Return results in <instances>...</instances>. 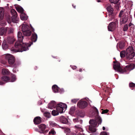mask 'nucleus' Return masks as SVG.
<instances>
[{"label":"nucleus","mask_w":135,"mask_h":135,"mask_svg":"<svg viewBox=\"0 0 135 135\" xmlns=\"http://www.w3.org/2000/svg\"><path fill=\"white\" fill-rule=\"evenodd\" d=\"M78 120V119H73V121L75 123L77 122Z\"/></svg>","instance_id":"51"},{"label":"nucleus","mask_w":135,"mask_h":135,"mask_svg":"<svg viewBox=\"0 0 135 135\" xmlns=\"http://www.w3.org/2000/svg\"><path fill=\"white\" fill-rule=\"evenodd\" d=\"M8 28L2 27L0 28V36H3L5 34L7 31Z\"/></svg>","instance_id":"14"},{"label":"nucleus","mask_w":135,"mask_h":135,"mask_svg":"<svg viewBox=\"0 0 135 135\" xmlns=\"http://www.w3.org/2000/svg\"><path fill=\"white\" fill-rule=\"evenodd\" d=\"M82 122H83V121L82 120H81L80 122V123H81V124H82Z\"/></svg>","instance_id":"57"},{"label":"nucleus","mask_w":135,"mask_h":135,"mask_svg":"<svg viewBox=\"0 0 135 135\" xmlns=\"http://www.w3.org/2000/svg\"><path fill=\"white\" fill-rule=\"evenodd\" d=\"M125 10L124 9L120 11L119 15V17L121 18L122 17H123L126 15H125L126 13L125 12Z\"/></svg>","instance_id":"23"},{"label":"nucleus","mask_w":135,"mask_h":135,"mask_svg":"<svg viewBox=\"0 0 135 135\" xmlns=\"http://www.w3.org/2000/svg\"><path fill=\"white\" fill-rule=\"evenodd\" d=\"M113 67L115 70L121 73H124V71H123V70L121 68L120 64L118 62H116L115 64L113 65Z\"/></svg>","instance_id":"7"},{"label":"nucleus","mask_w":135,"mask_h":135,"mask_svg":"<svg viewBox=\"0 0 135 135\" xmlns=\"http://www.w3.org/2000/svg\"><path fill=\"white\" fill-rule=\"evenodd\" d=\"M38 127L40 130L43 132L46 128V126L45 124H42L38 126Z\"/></svg>","instance_id":"19"},{"label":"nucleus","mask_w":135,"mask_h":135,"mask_svg":"<svg viewBox=\"0 0 135 135\" xmlns=\"http://www.w3.org/2000/svg\"><path fill=\"white\" fill-rule=\"evenodd\" d=\"M2 46L3 49L4 50H6L8 48V45L6 44L5 41H4L3 42L2 45Z\"/></svg>","instance_id":"26"},{"label":"nucleus","mask_w":135,"mask_h":135,"mask_svg":"<svg viewBox=\"0 0 135 135\" xmlns=\"http://www.w3.org/2000/svg\"><path fill=\"white\" fill-rule=\"evenodd\" d=\"M18 1H20L21 0H17Z\"/></svg>","instance_id":"62"},{"label":"nucleus","mask_w":135,"mask_h":135,"mask_svg":"<svg viewBox=\"0 0 135 135\" xmlns=\"http://www.w3.org/2000/svg\"><path fill=\"white\" fill-rule=\"evenodd\" d=\"M37 35L36 34L34 33L32 34L31 40L33 41L34 42H36L37 40Z\"/></svg>","instance_id":"25"},{"label":"nucleus","mask_w":135,"mask_h":135,"mask_svg":"<svg viewBox=\"0 0 135 135\" xmlns=\"http://www.w3.org/2000/svg\"><path fill=\"white\" fill-rule=\"evenodd\" d=\"M52 88L53 91L54 93H56L58 92L59 88L57 85H54L52 86Z\"/></svg>","instance_id":"21"},{"label":"nucleus","mask_w":135,"mask_h":135,"mask_svg":"<svg viewBox=\"0 0 135 135\" xmlns=\"http://www.w3.org/2000/svg\"><path fill=\"white\" fill-rule=\"evenodd\" d=\"M17 37L18 41H16L15 44V47L17 49V51H16V52H22L28 50V47H30L32 43L31 42H30L29 43H26L25 42V40L24 39L23 41L24 42L21 45V44L23 38L21 32H18Z\"/></svg>","instance_id":"1"},{"label":"nucleus","mask_w":135,"mask_h":135,"mask_svg":"<svg viewBox=\"0 0 135 135\" xmlns=\"http://www.w3.org/2000/svg\"><path fill=\"white\" fill-rule=\"evenodd\" d=\"M75 130L74 131L75 134L80 133V132L83 131V129L82 126L80 125H77L75 126Z\"/></svg>","instance_id":"11"},{"label":"nucleus","mask_w":135,"mask_h":135,"mask_svg":"<svg viewBox=\"0 0 135 135\" xmlns=\"http://www.w3.org/2000/svg\"><path fill=\"white\" fill-rule=\"evenodd\" d=\"M108 111V110L107 109L104 110L102 111V114H104L105 113H106Z\"/></svg>","instance_id":"48"},{"label":"nucleus","mask_w":135,"mask_h":135,"mask_svg":"<svg viewBox=\"0 0 135 135\" xmlns=\"http://www.w3.org/2000/svg\"><path fill=\"white\" fill-rule=\"evenodd\" d=\"M64 132L66 133L67 135L68 134H70V129L68 128H66L65 129Z\"/></svg>","instance_id":"34"},{"label":"nucleus","mask_w":135,"mask_h":135,"mask_svg":"<svg viewBox=\"0 0 135 135\" xmlns=\"http://www.w3.org/2000/svg\"><path fill=\"white\" fill-rule=\"evenodd\" d=\"M87 102L84 101H80L77 104L78 106L80 108H84L87 105Z\"/></svg>","instance_id":"9"},{"label":"nucleus","mask_w":135,"mask_h":135,"mask_svg":"<svg viewBox=\"0 0 135 135\" xmlns=\"http://www.w3.org/2000/svg\"><path fill=\"white\" fill-rule=\"evenodd\" d=\"M115 62L114 61H113V63H115Z\"/></svg>","instance_id":"60"},{"label":"nucleus","mask_w":135,"mask_h":135,"mask_svg":"<svg viewBox=\"0 0 135 135\" xmlns=\"http://www.w3.org/2000/svg\"><path fill=\"white\" fill-rule=\"evenodd\" d=\"M96 1L98 2H100L101 1V0H96Z\"/></svg>","instance_id":"55"},{"label":"nucleus","mask_w":135,"mask_h":135,"mask_svg":"<svg viewBox=\"0 0 135 135\" xmlns=\"http://www.w3.org/2000/svg\"><path fill=\"white\" fill-rule=\"evenodd\" d=\"M30 29L29 26L26 24H23L22 25V31L23 34H26L25 31H27V30Z\"/></svg>","instance_id":"13"},{"label":"nucleus","mask_w":135,"mask_h":135,"mask_svg":"<svg viewBox=\"0 0 135 135\" xmlns=\"http://www.w3.org/2000/svg\"><path fill=\"white\" fill-rule=\"evenodd\" d=\"M7 21L9 23H11L12 21V20L11 19V18L10 16H8L7 18Z\"/></svg>","instance_id":"42"},{"label":"nucleus","mask_w":135,"mask_h":135,"mask_svg":"<svg viewBox=\"0 0 135 135\" xmlns=\"http://www.w3.org/2000/svg\"><path fill=\"white\" fill-rule=\"evenodd\" d=\"M134 64H131L126 66L123 69V71L124 72L127 71H130L134 69Z\"/></svg>","instance_id":"10"},{"label":"nucleus","mask_w":135,"mask_h":135,"mask_svg":"<svg viewBox=\"0 0 135 135\" xmlns=\"http://www.w3.org/2000/svg\"><path fill=\"white\" fill-rule=\"evenodd\" d=\"M120 56L121 58L124 57L125 56H126V52L125 51H122L120 54Z\"/></svg>","instance_id":"37"},{"label":"nucleus","mask_w":135,"mask_h":135,"mask_svg":"<svg viewBox=\"0 0 135 135\" xmlns=\"http://www.w3.org/2000/svg\"><path fill=\"white\" fill-rule=\"evenodd\" d=\"M79 71L80 72H81L82 71V69H79Z\"/></svg>","instance_id":"56"},{"label":"nucleus","mask_w":135,"mask_h":135,"mask_svg":"<svg viewBox=\"0 0 135 135\" xmlns=\"http://www.w3.org/2000/svg\"><path fill=\"white\" fill-rule=\"evenodd\" d=\"M135 55L133 48L132 46L129 47L126 50V57L128 59H132Z\"/></svg>","instance_id":"3"},{"label":"nucleus","mask_w":135,"mask_h":135,"mask_svg":"<svg viewBox=\"0 0 135 135\" xmlns=\"http://www.w3.org/2000/svg\"><path fill=\"white\" fill-rule=\"evenodd\" d=\"M128 29V26L127 24L125 25L123 27V30L124 31H127Z\"/></svg>","instance_id":"40"},{"label":"nucleus","mask_w":135,"mask_h":135,"mask_svg":"<svg viewBox=\"0 0 135 135\" xmlns=\"http://www.w3.org/2000/svg\"><path fill=\"white\" fill-rule=\"evenodd\" d=\"M102 121L101 118L98 116L95 118V120H90L89 121L90 125L89 126V129L91 132H96V128L98 127L99 124H100Z\"/></svg>","instance_id":"2"},{"label":"nucleus","mask_w":135,"mask_h":135,"mask_svg":"<svg viewBox=\"0 0 135 135\" xmlns=\"http://www.w3.org/2000/svg\"><path fill=\"white\" fill-rule=\"evenodd\" d=\"M6 58L8 60V63L10 64H13L15 61L14 57L11 54H8L6 55Z\"/></svg>","instance_id":"6"},{"label":"nucleus","mask_w":135,"mask_h":135,"mask_svg":"<svg viewBox=\"0 0 135 135\" xmlns=\"http://www.w3.org/2000/svg\"><path fill=\"white\" fill-rule=\"evenodd\" d=\"M33 122L36 124H38L40 123L41 122V118L39 117H35L33 120Z\"/></svg>","instance_id":"18"},{"label":"nucleus","mask_w":135,"mask_h":135,"mask_svg":"<svg viewBox=\"0 0 135 135\" xmlns=\"http://www.w3.org/2000/svg\"><path fill=\"white\" fill-rule=\"evenodd\" d=\"M59 113V112L57 110L56 111L55 110H53L52 112V114L53 115L55 116L58 115Z\"/></svg>","instance_id":"33"},{"label":"nucleus","mask_w":135,"mask_h":135,"mask_svg":"<svg viewBox=\"0 0 135 135\" xmlns=\"http://www.w3.org/2000/svg\"><path fill=\"white\" fill-rule=\"evenodd\" d=\"M44 115L45 117L48 118H49L51 117L50 113L48 112H45L44 113Z\"/></svg>","instance_id":"36"},{"label":"nucleus","mask_w":135,"mask_h":135,"mask_svg":"<svg viewBox=\"0 0 135 135\" xmlns=\"http://www.w3.org/2000/svg\"><path fill=\"white\" fill-rule=\"evenodd\" d=\"M11 14L12 16H17V12L15 10L13 9H12L11 11Z\"/></svg>","instance_id":"30"},{"label":"nucleus","mask_w":135,"mask_h":135,"mask_svg":"<svg viewBox=\"0 0 135 135\" xmlns=\"http://www.w3.org/2000/svg\"><path fill=\"white\" fill-rule=\"evenodd\" d=\"M79 99H74L71 100V101L72 103H75Z\"/></svg>","instance_id":"45"},{"label":"nucleus","mask_w":135,"mask_h":135,"mask_svg":"<svg viewBox=\"0 0 135 135\" xmlns=\"http://www.w3.org/2000/svg\"><path fill=\"white\" fill-rule=\"evenodd\" d=\"M1 79L3 81L5 82V83L10 82V78L7 76H2Z\"/></svg>","instance_id":"15"},{"label":"nucleus","mask_w":135,"mask_h":135,"mask_svg":"<svg viewBox=\"0 0 135 135\" xmlns=\"http://www.w3.org/2000/svg\"><path fill=\"white\" fill-rule=\"evenodd\" d=\"M17 16H12V22L14 23H16L17 22L18 19L17 18Z\"/></svg>","instance_id":"32"},{"label":"nucleus","mask_w":135,"mask_h":135,"mask_svg":"<svg viewBox=\"0 0 135 135\" xmlns=\"http://www.w3.org/2000/svg\"><path fill=\"white\" fill-rule=\"evenodd\" d=\"M17 11L18 12L21 13H23L24 10L21 7H18L16 8Z\"/></svg>","instance_id":"29"},{"label":"nucleus","mask_w":135,"mask_h":135,"mask_svg":"<svg viewBox=\"0 0 135 135\" xmlns=\"http://www.w3.org/2000/svg\"><path fill=\"white\" fill-rule=\"evenodd\" d=\"M100 135H109V134L108 133L103 132L101 133Z\"/></svg>","instance_id":"46"},{"label":"nucleus","mask_w":135,"mask_h":135,"mask_svg":"<svg viewBox=\"0 0 135 135\" xmlns=\"http://www.w3.org/2000/svg\"><path fill=\"white\" fill-rule=\"evenodd\" d=\"M13 29L12 28H11L9 30V33H12L13 32Z\"/></svg>","instance_id":"50"},{"label":"nucleus","mask_w":135,"mask_h":135,"mask_svg":"<svg viewBox=\"0 0 135 135\" xmlns=\"http://www.w3.org/2000/svg\"><path fill=\"white\" fill-rule=\"evenodd\" d=\"M48 131H49V130H47V132H48Z\"/></svg>","instance_id":"61"},{"label":"nucleus","mask_w":135,"mask_h":135,"mask_svg":"<svg viewBox=\"0 0 135 135\" xmlns=\"http://www.w3.org/2000/svg\"><path fill=\"white\" fill-rule=\"evenodd\" d=\"M26 34H23L25 35L26 36H29L31 35V31L30 30V29L27 30V31H25Z\"/></svg>","instance_id":"28"},{"label":"nucleus","mask_w":135,"mask_h":135,"mask_svg":"<svg viewBox=\"0 0 135 135\" xmlns=\"http://www.w3.org/2000/svg\"><path fill=\"white\" fill-rule=\"evenodd\" d=\"M16 76L14 75H12L11 78H10V82H13L16 80Z\"/></svg>","instance_id":"31"},{"label":"nucleus","mask_w":135,"mask_h":135,"mask_svg":"<svg viewBox=\"0 0 135 135\" xmlns=\"http://www.w3.org/2000/svg\"><path fill=\"white\" fill-rule=\"evenodd\" d=\"M4 9L2 8H0V20H2L4 16Z\"/></svg>","instance_id":"22"},{"label":"nucleus","mask_w":135,"mask_h":135,"mask_svg":"<svg viewBox=\"0 0 135 135\" xmlns=\"http://www.w3.org/2000/svg\"><path fill=\"white\" fill-rule=\"evenodd\" d=\"M107 11L108 12L109 15L110 17L108 20V21H110L113 19L114 18V16L113 14V8L111 5L108 4L106 7Z\"/></svg>","instance_id":"5"},{"label":"nucleus","mask_w":135,"mask_h":135,"mask_svg":"<svg viewBox=\"0 0 135 135\" xmlns=\"http://www.w3.org/2000/svg\"><path fill=\"white\" fill-rule=\"evenodd\" d=\"M72 68L74 70L76 69V68L77 67L75 66H73Z\"/></svg>","instance_id":"52"},{"label":"nucleus","mask_w":135,"mask_h":135,"mask_svg":"<svg viewBox=\"0 0 135 135\" xmlns=\"http://www.w3.org/2000/svg\"><path fill=\"white\" fill-rule=\"evenodd\" d=\"M20 17L21 19L22 20H26L28 18L27 16L23 13L21 14Z\"/></svg>","instance_id":"24"},{"label":"nucleus","mask_w":135,"mask_h":135,"mask_svg":"<svg viewBox=\"0 0 135 135\" xmlns=\"http://www.w3.org/2000/svg\"><path fill=\"white\" fill-rule=\"evenodd\" d=\"M128 26L129 27H131L133 28L134 27V25L131 22L129 23Z\"/></svg>","instance_id":"47"},{"label":"nucleus","mask_w":135,"mask_h":135,"mask_svg":"<svg viewBox=\"0 0 135 135\" xmlns=\"http://www.w3.org/2000/svg\"><path fill=\"white\" fill-rule=\"evenodd\" d=\"M78 133H77L76 134V135H78ZM82 135V134H80V135ZM83 135H84V134H83ZM90 135H93L92 134H90Z\"/></svg>","instance_id":"58"},{"label":"nucleus","mask_w":135,"mask_h":135,"mask_svg":"<svg viewBox=\"0 0 135 135\" xmlns=\"http://www.w3.org/2000/svg\"><path fill=\"white\" fill-rule=\"evenodd\" d=\"M56 133V132L53 129H51L49 132V134H52L55 135Z\"/></svg>","instance_id":"39"},{"label":"nucleus","mask_w":135,"mask_h":135,"mask_svg":"<svg viewBox=\"0 0 135 135\" xmlns=\"http://www.w3.org/2000/svg\"><path fill=\"white\" fill-rule=\"evenodd\" d=\"M2 80H0V85H4L5 83Z\"/></svg>","instance_id":"49"},{"label":"nucleus","mask_w":135,"mask_h":135,"mask_svg":"<svg viewBox=\"0 0 135 135\" xmlns=\"http://www.w3.org/2000/svg\"><path fill=\"white\" fill-rule=\"evenodd\" d=\"M2 74L3 75H9V74L10 72L7 69H3L2 70Z\"/></svg>","instance_id":"20"},{"label":"nucleus","mask_w":135,"mask_h":135,"mask_svg":"<svg viewBox=\"0 0 135 135\" xmlns=\"http://www.w3.org/2000/svg\"><path fill=\"white\" fill-rule=\"evenodd\" d=\"M50 126L51 127H54L56 126L57 125V124L55 123L53 121H50L49 122Z\"/></svg>","instance_id":"27"},{"label":"nucleus","mask_w":135,"mask_h":135,"mask_svg":"<svg viewBox=\"0 0 135 135\" xmlns=\"http://www.w3.org/2000/svg\"><path fill=\"white\" fill-rule=\"evenodd\" d=\"M118 46L119 47L122 49L124 48V44L123 42H120L119 43Z\"/></svg>","instance_id":"35"},{"label":"nucleus","mask_w":135,"mask_h":135,"mask_svg":"<svg viewBox=\"0 0 135 135\" xmlns=\"http://www.w3.org/2000/svg\"><path fill=\"white\" fill-rule=\"evenodd\" d=\"M116 23L115 22L110 23L108 26V30L111 31H114L116 27Z\"/></svg>","instance_id":"8"},{"label":"nucleus","mask_w":135,"mask_h":135,"mask_svg":"<svg viewBox=\"0 0 135 135\" xmlns=\"http://www.w3.org/2000/svg\"><path fill=\"white\" fill-rule=\"evenodd\" d=\"M73 6L74 8H75V6H74L73 5Z\"/></svg>","instance_id":"59"},{"label":"nucleus","mask_w":135,"mask_h":135,"mask_svg":"<svg viewBox=\"0 0 135 135\" xmlns=\"http://www.w3.org/2000/svg\"><path fill=\"white\" fill-rule=\"evenodd\" d=\"M7 40L8 41V42L11 44L12 43L14 42L13 39L11 38L10 37H8L7 38Z\"/></svg>","instance_id":"41"},{"label":"nucleus","mask_w":135,"mask_h":135,"mask_svg":"<svg viewBox=\"0 0 135 135\" xmlns=\"http://www.w3.org/2000/svg\"><path fill=\"white\" fill-rule=\"evenodd\" d=\"M103 130H105V128L104 127H103Z\"/></svg>","instance_id":"54"},{"label":"nucleus","mask_w":135,"mask_h":135,"mask_svg":"<svg viewBox=\"0 0 135 135\" xmlns=\"http://www.w3.org/2000/svg\"><path fill=\"white\" fill-rule=\"evenodd\" d=\"M56 105V102L54 101H52L48 104V106L49 108L52 109L54 108Z\"/></svg>","instance_id":"16"},{"label":"nucleus","mask_w":135,"mask_h":135,"mask_svg":"<svg viewBox=\"0 0 135 135\" xmlns=\"http://www.w3.org/2000/svg\"><path fill=\"white\" fill-rule=\"evenodd\" d=\"M60 120L61 123L64 124L67 123L68 122L67 118L63 116H61L60 117Z\"/></svg>","instance_id":"17"},{"label":"nucleus","mask_w":135,"mask_h":135,"mask_svg":"<svg viewBox=\"0 0 135 135\" xmlns=\"http://www.w3.org/2000/svg\"><path fill=\"white\" fill-rule=\"evenodd\" d=\"M93 109L94 110V111L96 113H97V114L98 115L99 114V112L97 109L96 108V107H94L93 108Z\"/></svg>","instance_id":"44"},{"label":"nucleus","mask_w":135,"mask_h":135,"mask_svg":"<svg viewBox=\"0 0 135 135\" xmlns=\"http://www.w3.org/2000/svg\"><path fill=\"white\" fill-rule=\"evenodd\" d=\"M128 20V18L126 15L122 17L120 20V24L121 25L125 24L127 23Z\"/></svg>","instance_id":"12"},{"label":"nucleus","mask_w":135,"mask_h":135,"mask_svg":"<svg viewBox=\"0 0 135 135\" xmlns=\"http://www.w3.org/2000/svg\"><path fill=\"white\" fill-rule=\"evenodd\" d=\"M66 108L65 104L61 103L56 106V110L60 113H61L65 111Z\"/></svg>","instance_id":"4"},{"label":"nucleus","mask_w":135,"mask_h":135,"mask_svg":"<svg viewBox=\"0 0 135 135\" xmlns=\"http://www.w3.org/2000/svg\"><path fill=\"white\" fill-rule=\"evenodd\" d=\"M1 38V37H0V38Z\"/></svg>","instance_id":"63"},{"label":"nucleus","mask_w":135,"mask_h":135,"mask_svg":"<svg viewBox=\"0 0 135 135\" xmlns=\"http://www.w3.org/2000/svg\"><path fill=\"white\" fill-rule=\"evenodd\" d=\"M129 86L131 88L134 87L135 86V84L133 83H130L129 84Z\"/></svg>","instance_id":"43"},{"label":"nucleus","mask_w":135,"mask_h":135,"mask_svg":"<svg viewBox=\"0 0 135 135\" xmlns=\"http://www.w3.org/2000/svg\"><path fill=\"white\" fill-rule=\"evenodd\" d=\"M120 0H109L110 3L115 4L117 3Z\"/></svg>","instance_id":"38"},{"label":"nucleus","mask_w":135,"mask_h":135,"mask_svg":"<svg viewBox=\"0 0 135 135\" xmlns=\"http://www.w3.org/2000/svg\"><path fill=\"white\" fill-rule=\"evenodd\" d=\"M74 133V134H73V133L71 134H68L67 135H76V134L75 133Z\"/></svg>","instance_id":"53"}]
</instances>
